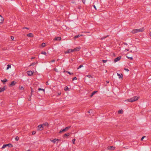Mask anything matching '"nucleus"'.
I'll list each match as a JSON object with an SVG mask.
<instances>
[{"label":"nucleus","mask_w":151,"mask_h":151,"mask_svg":"<svg viewBox=\"0 0 151 151\" xmlns=\"http://www.w3.org/2000/svg\"><path fill=\"white\" fill-rule=\"evenodd\" d=\"M145 29L144 27H142L139 29H133L131 31L132 34H135L140 32H142L144 31Z\"/></svg>","instance_id":"1"},{"label":"nucleus","mask_w":151,"mask_h":151,"mask_svg":"<svg viewBox=\"0 0 151 151\" xmlns=\"http://www.w3.org/2000/svg\"><path fill=\"white\" fill-rule=\"evenodd\" d=\"M139 98V96H135L132 98L128 99V101L130 102H133L137 101Z\"/></svg>","instance_id":"2"},{"label":"nucleus","mask_w":151,"mask_h":151,"mask_svg":"<svg viewBox=\"0 0 151 151\" xmlns=\"http://www.w3.org/2000/svg\"><path fill=\"white\" fill-rule=\"evenodd\" d=\"M70 126L68 127H65V129H61L59 132L60 133H61L62 132H64L66 131H67L69 129H70Z\"/></svg>","instance_id":"3"},{"label":"nucleus","mask_w":151,"mask_h":151,"mask_svg":"<svg viewBox=\"0 0 151 151\" xmlns=\"http://www.w3.org/2000/svg\"><path fill=\"white\" fill-rule=\"evenodd\" d=\"M80 49L81 47H76L74 49H73V52L78 51Z\"/></svg>","instance_id":"4"},{"label":"nucleus","mask_w":151,"mask_h":151,"mask_svg":"<svg viewBox=\"0 0 151 151\" xmlns=\"http://www.w3.org/2000/svg\"><path fill=\"white\" fill-rule=\"evenodd\" d=\"M73 52V49H69L67 51H65V53L66 54V53H70L71 52Z\"/></svg>","instance_id":"5"},{"label":"nucleus","mask_w":151,"mask_h":151,"mask_svg":"<svg viewBox=\"0 0 151 151\" xmlns=\"http://www.w3.org/2000/svg\"><path fill=\"white\" fill-rule=\"evenodd\" d=\"M121 56H119L117 58H115L114 59V61L115 62H116L119 60L121 59Z\"/></svg>","instance_id":"6"},{"label":"nucleus","mask_w":151,"mask_h":151,"mask_svg":"<svg viewBox=\"0 0 151 151\" xmlns=\"http://www.w3.org/2000/svg\"><path fill=\"white\" fill-rule=\"evenodd\" d=\"M38 129L40 131L42 130L43 129V127L42 124H40L38 126Z\"/></svg>","instance_id":"7"},{"label":"nucleus","mask_w":151,"mask_h":151,"mask_svg":"<svg viewBox=\"0 0 151 151\" xmlns=\"http://www.w3.org/2000/svg\"><path fill=\"white\" fill-rule=\"evenodd\" d=\"M27 73L28 75L29 76H31L33 74V72L31 71H28L27 72Z\"/></svg>","instance_id":"8"},{"label":"nucleus","mask_w":151,"mask_h":151,"mask_svg":"<svg viewBox=\"0 0 151 151\" xmlns=\"http://www.w3.org/2000/svg\"><path fill=\"white\" fill-rule=\"evenodd\" d=\"M6 88V86H4V87L0 88V93L4 91Z\"/></svg>","instance_id":"9"},{"label":"nucleus","mask_w":151,"mask_h":151,"mask_svg":"<svg viewBox=\"0 0 151 151\" xmlns=\"http://www.w3.org/2000/svg\"><path fill=\"white\" fill-rule=\"evenodd\" d=\"M16 83V82L14 81H12L11 83L10 86H13Z\"/></svg>","instance_id":"10"},{"label":"nucleus","mask_w":151,"mask_h":151,"mask_svg":"<svg viewBox=\"0 0 151 151\" xmlns=\"http://www.w3.org/2000/svg\"><path fill=\"white\" fill-rule=\"evenodd\" d=\"M61 39V37H55L54 39V40H59L60 41Z\"/></svg>","instance_id":"11"},{"label":"nucleus","mask_w":151,"mask_h":151,"mask_svg":"<svg viewBox=\"0 0 151 151\" xmlns=\"http://www.w3.org/2000/svg\"><path fill=\"white\" fill-rule=\"evenodd\" d=\"M82 36L83 35H76L74 37V40H76V38H78L79 37Z\"/></svg>","instance_id":"12"},{"label":"nucleus","mask_w":151,"mask_h":151,"mask_svg":"<svg viewBox=\"0 0 151 151\" xmlns=\"http://www.w3.org/2000/svg\"><path fill=\"white\" fill-rule=\"evenodd\" d=\"M3 21V18L1 15H0V23H2Z\"/></svg>","instance_id":"13"},{"label":"nucleus","mask_w":151,"mask_h":151,"mask_svg":"<svg viewBox=\"0 0 151 151\" xmlns=\"http://www.w3.org/2000/svg\"><path fill=\"white\" fill-rule=\"evenodd\" d=\"M27 36L29 37H33V35L32 33H30L27 35Z\"/></svg>","instance_id":"14"},{"label":"nucleus","mask_w":151,"mask_h":151,"mask_svg":"<svg viewBox=\"0 0 151 151\" xmlns=\"http://www.w3.org/2000/svg\"><path fill=\"white\" fill-rule=\"evenodd\" d=\"M58 139H53V140H51V139L50 140V141L52 142H53L54 143H55V142L57 141H58Z\"/></svg>","instance_id":"15"},{"label":"nucleus","mask_w":151,"mask_h":151,"mask_svg":"<svg viewBox=\"0 0 151 151\" xmlns=\"http://www.w3.org/2000/svg\"><path fill=\"white\" fill-rule=\"evenodd\" d=\"M97 92V91H93L90 96L91 97H92Z\"/></svg>","instance_id":"16"},{"label":"nucleus","mask_w":151,"mask_h":151,"mask_svg":"<svg viewBox=\"0 0 151 151\" xmlns=\"http://www.w3.org/2000/svg\"><path fill=\"white\" fill-rule=\"evenodd\" d=\"M108 149L109 150H112L114 149V147L112 146H110L109 147H108Z\"/></svg>","instance_id":"17"},{"label":"nucleus","mask_w":151,"mask_h":151,"mask_svg":"<svg viewBox=\"0 0 151 151\" xmlns=\"http://www.w3.org/2000/svg\"><path fill=\"white\" fill-rule=\"evenodd\" d=\"M117 75L118 76H119V78H122L123 76V75L122 74L121 75H120L119 74L117 73Z\"/></svg>","instance_id":"18"},{"label":"nucleus","mask_w":151,"mask_h":151,"mask_svg":"<svg viewBox=\"0 0 151 151\" xmlns=\"http://www.w3.org/2000/svg\"><path fill=\"white\" fill-rule=\"evenodd\" d=\"M6 147L8 146L9 147H13V145L11 144H6Z\"/></svg>","instance_id":"19"},{"label":"nucleus","mask_w":151,"mask_h":151,"mask_svg":"<svg viewBox=\"0 0 151 151\" xmlns=\"http://www.w3.org/2000/svg\"><path fill=\"white\" fill-rule=\"evenodd\" d=\"M37 63V62H34V63H32L31 64L29 65V66H30L32 65H34L35 64H36Z\"/></svg>","instance_id":"20"},{"label":"nucleus","mask_w":151,"mask_h":151,"mask_svg":"<svg viewBox=\"0 0 151 151\" xmlns=\"http://www.w3.org/2000/svg\"><path fill=\"white\" fill-rule=\"evenodd\" d=\"M1 81L2 82H3L4 84V83L6 82L7 81V80L6 79V78H5L4 79V80H1Z\"/></svg>","instance_id":"21"},{"label":"nucleus","mask_w":151,"mask_h":151,"mask_svg":"<svg viewBox=\"0 0 151 151\" xmlns=\"http://www.w3.org/2000/svg\"><path fill=\"white\" fill-rule=\"evenodd\" d=\"M48 125H49L48 124L47 122H45V123H43L42 124V126H48Z\"/></svg>","instance_id":"22"},{"label":"nucleus","mask_w":151,"mask_h":151,"mask_svg":"<svg viewBox=\"0 0 151 151\" xmlns=\"http://www.w3.org/2000/svg\"><path fill=\"white\" fill-rule=\"evenodd\" d=\"M19 89L21 90H23L24 89V88L22 86H20L19 87Z\"/></svg>","instance_id":"23"},{"label":"nucleus","mask_w":151,"mask_h":151,"mask_svg":"<svg viewBox=\"0 0 151 151\" xmlns=\"http://www.w3.org/2000/svg\"><path fill=\"white\" fill-rule=\"evenodd\" d=\"M41 53L42 54L44 55H46V53L45 51H42L41 52Z\"/></svg>","instance_id":"24"},{"label":"nucleus","mask_w":151,"mask_h":151,"mask_svg":"<svg viewBox=\"0 0 151 151\" xmlns=\"http://www.w3.org/2000/svg\"><path fill=\"white\" fill-rule=\"evenodd\" d=\"M70 134L69 133H66L65 134H64V136H69Z\"/></svg>","instance_id":"25"},{"label":"nucleus","mask_w":151,"mask_h":151,"mask_svg":"<svg viewBox=\"0 0 151 151\" xmlns=\"http://www.w3.org/2000/svg\"><path fill=\"white\" fill-rule=\"evenodd\" d=\"M38 90L39 91H43L44 92V93L45 92V90L44 89H42V88H38Z\"/></svg>","instance_id":"26"},{"label":"nucleus","mask_w":151,"mask_h":151,"mask_svg":"<svg viewBox=\"0 0 151 151\" xmlns=\"http://www.w3.org/2000/svg\"><path fill=\"white\" fill-rule=\"evenodd\" d=\"M41 45L42 47H44L45 46V43H42Z\"/></svg>","instance_id":"27"},{"label":"nucleus","mask_w":151,"mask_h":151,"mask_svg":"<svg viewBox=\"0 0 151 151\" xmlns=\"http://www.w3.org/2000/svg\"><path fill=\"white\" fill-rule=\"evenodd\" d=\"M11 68V65H7V67L6 68V70H8L9 68Z\"/></svg>","instance_id":"28"},{"label":"nucleus","mask_w":151,"mask_h":151,"mask_svg":"<svg viewBox=\"0 0 151 151\" xmlns=\"http://www.w3.org/2000/svg\"><path fill=\"white\" fill-rule=\"evenodd\" d=\"M68 89V88L67 86H65L64 88V90L65 91H67Z\"/></svg>","instance_id":"29"},{"label":"nucleus","mask_w":151,"mask_h":151,"mask_svg":"<svg viewBox=\"0 0 151 151\" xmlns=\"http://www.w3.org/2000/svg\"><path fill=\"white\" fill-rule=\"evenodd\" d=\"M86 76L88 78H92V77L91 76V75L90 74H88V75H86Z\"/></svg>","instance_id":"30"},{"label":"nucleus","mask_w":151,"mask_h":151,"mask_svg":"<svg viewBox=\"0 0 151 151\" xmlns=\"http://www.w3.org/2000/svg\"><path fill=\"white\" fill-rule=\"evenodd\" d=\"M127 57L128 59H129L131 60H132L133 59V58L132 57H129L128 56H127Z\"/></svg>","instance_id":"31"},{"label":"nucleus","mask_w":151,"mask_h":151,"mask_svg":"<svg viewBox=\"0 0 151 151\" xmlns=\"http://www.w3.org/2000/svg\"><path fill=\"white\" fill-rule=\"evenodd\" d=\"M15 139L16 141H18L19 140V137H18V136H17L15 138Z\"/></svg>","instance_id":"32"},{"label":"nucleus","mask_w":151,"mask_h":151,"mask_svg":"<svg viewBox=\"0 0 151 151\" xmlns=\"http://www.w3.org/2000/svg\"><path fill=\"white\" fill-rule=\"evenodd\" d=\"M118 113L119 114H122V110H119L118 111Z\"/></svg>","instance_id":"33"},{"label":"nucleus","mask_w":151,"mask_h":151,"mask_svg":"<svg viewBox=\"0 0 151 151\" xmlns=\"http://www.w3.org/2000/svg\"><path fill=\"white\" fill-rule=\"evenodd\" d=\"M108 36V35H107V36H106L105 37H102V38H101V40H102L104 39H105V38H106V37H107Z\"/></svg>","instance_id":"34"},{"label":"nucleus","mask_w":151,"mask_h":151,"mask_svg":"<svg viewBox=\"0 0 151 151\" xmlns=\"http://www.w3.org/2000/svg\"><path fill=\"white\" fill-rule=\"evenodd\" d=\"M6 147V145H4L3 146H2V149L4 148H5V147Z\"/></svg>","instance_id":"35"},{"label":"nucleus","mask_w":151,"mask_h":151,"mask_svg":"<svg viewBox=\"0 0 151 151\" xmlns=\"http://www.w3.org/2000/svg\"><path fill=\"white\" fill-rule=\"evenodd\" d=\"M83 67V65H80L79 67L77 68V69H79L80 68H81V67Z\"/></svg>","instance_id":"36"},{"label":"nucleus","mask_w":151,"mask_h":151,"mask_svg":"<svg viewBox=\"0 0 151 151\" xmlns=\"http://www.w3.org/2000/svg\"><path fill=\"white\" fill-rule=\"evenodd\" d=\"M75 140H76V139H72V141L73 143V144H75Z\"/></svg>","instance_id":"37"},{"label":"nucleus","mask_w":151,"mask_h":151,"mask_svg":"<svg viewBox=\"0 0 151 151\" xmlns=\"http://www.w3.org/2000/svg\"><path fill=\"white\" fill-rule=\"evenodd\" d=\"M66 72L68 73H69L70 75H72L73 74V73H70V72L69 71H67Z\"/></svg>","instance_id":"38"},{"label":"nucleus","mask_w":151,"mask_h":151,"mask_svg":"<svg viewBox=\"0 0 151 151\" xmlns=\"http://www.w3.org/2000/svg\"><path fill=\"white\" fill-rule=\"evenodd\" d=\"M55 61V59L53 60H52L49 62V63H50L51 62H54Z\"/></svg>","instance_id":"39"},{"label":"nucleus","mask_w":151,"mask_h":151,"mask_svg":"<svg viewBox=\"0 0 151 151\" xmlns=\"http://www.w3.org/2000/svg\"><path fill=\"white\" fill-rule=\"evenodd\" d=\"M102 61L104 63H106L107 61V60H102Z\"/></svg>","instance_id":"40"},{"label":"nucleus","mask_w":151,"mask_h":151,"mask_svg":"<svg viewBox=\"0 0 151 151\" xmlns=\"http://www.w3.org/2000/svg\"><path fill=\"white\" fill-rule=\"evenodd\" d=\"M77 78L76 77H74L73 78V81H74V80H77Z\"/></svg>","instance_id":"41"},{"label":"nucleus","mask_w":151,"mask_h":151,"mask_svg":"<svg viewBox=\"0 0 151 151\" xmlns=\"http://www.w3.org/2000/svg\"><path fill=\"white\" fill-rule=\"evenodd\" d=\"M145 137V136H143L142 137V138H141V141H142L143 140V139H144V138Z\"/></svg>","instance_id":"42"},{"label":"nucleus","mask_w":151,"mask_h":151,"mask_svg":"<svg viewBox=\"0 0 151 151\" xmlns=\"http://www.w3.org/2000/svg\"><path fill=\"white\" fill-rule=\"evenodd\" d=\"M31 94H32V93L33 92V89L31 88Z\"/></svg>","instance_id":"43"},{"label":"nucleus","mask_w":151,"mask_h":151,"mask_svg":"<svg viewBox=\"0 0 151 151\" xmlns=\"http://www.w3.org/2000/svg\"><path fill=\"white\" fill-rule=\"evenodd\" d=\"M36 133V132L35 131H33L32 132V134L33 135L35 134Z\"/></svg>","instance_id":"44"},{"label":"nucleus","mask_w":151,"mask_h":151,"mask_svg":"<svg viewBox=\"0 0 151 151\" xmlns=\"http://www.w3.org/2000/svg\"><path fill=\"white\" fill-rule=\"evenodd\" d=\"M124 70L128 72L129 71V70L127 68H124Z\"/></svg>","instance_id":"45"},{"label":"nucleus","mask_w":151,"mask_h":151,"mask_svg":"<svg viewBox=\"0 0 151 151\" xmlns=\"http://www.w3.org/2000/svg\"><path fill=\"white\" fill-rule=\"evenodd\" d=\"M82 2H83V3L84 4H85V2H86V0H82Z\"/></svg>","instance_id":"46"},{"label":"nucleus","mask_w":151,"mask_h":151,"mask_svg":"<svg viewBox=\"0 0 151 151\" xmlns=\"http://www.w3.org/2000/svg\"><path fill=\"white\" fill-rule=\"evenodd\" d=\"M23 29H29V28L26 27H23Z\"/></svg>","instance_id":"47"},{"label":"nucleus","mask_w":151,"mask_h":151,"mask_svg":"<svg viewBox=\"0 0 151 151\" xmlns=\"http://www.w3.org/2000/svg\"><path fill=\"white\" fill-rule=\"evenodd\" d=\"M73 61V59H71V60H70V62L71 63Z\"/></svg>","instance_id":"48"},{"label":"nucleus","mask_w":151,"mask_h":151,"mask_svg":"<svg viewBox=\"0 0 151 151\" xmlns=\"http://www.w3.org/2000/svg\"><path fill=\"white\" fill-rule=\"evenodd\" d=\"M11 39L13 40L14 39V37L13 36H11Z\"/></svg>","instance_id":"49"},{"label":"nucleus","mask_w":151,"mask_h":151,"mask_svg":"<svg viewBox=\"0 0 151 151\" xmlns=\"http://www.w3.org/2000/svg\"><path fill=\"white\" fill-rule=\"evenodd\" d=\"M93 6L94 8L95 9H96V7L94 5H93Z\"/></svg>","instance_id":"50"},{"label":"nucleus","mask_w":151,"mask_h":151,"mask_svg":"<svg viewBox=\"0 0 151 151\" xmlns=\"http://www.w3.org/2000/svg\"><path fill=\"white\" fill-rule=\"evenodd\" d=\"M31 97H30L28 99V100H29V101H30L31 100Z\"/></svg>","instance_id":"51"},{"label":"nucleus","mask_w":151,"mask_h":151,"mask_svg":"<svg viewBox=\"0 0 151 151\" xmlns=\"http://www.w3.org/2000/svg\"><path fill=\"white\" fill-rule=\"evenodd\" d=\"M123 44H124V45H127V44L126 43H124Z\"/></svg>","instance_id":"52"},{"label":"nucleus","mask_w":151,"mask_h":151,"mask_svg":"<svg viewBox=\"0 0 151 151\" xmlns=\"http://www.w3.org/2000/svg\"><path fill=\"white\" fill-rule=\"evenodd\" d=\"M46 84L47 85H48V82L47 81L46 82Z\"/></svg>","instance_id":"53"},{"label":"nucleus","mask_w":151,"mask_h":151,"mask_svg":"<svg viewBox=\"0 0 151 151\" xmlns=\"http://www.w3.org/2000/svg\"><path fill=\"white\" fill-rule=\"evenodd\" d=\"M106 82L107 83H109V81H107Z\"/></svg>","instance_id":"54"},{"label":"nucleus","mask_w":151,"mask_h":151,"mask_svg":"<svg viewBox=\"0 0 151 151\" xmlns=\"http://www.w3.org/2000/svg\"><path fill=\"white\" fill-rule=\"evenodd\" d=\"M129 49H125V50H126V51H129Z\"/></svg>","instance_id":"55"},{"label":"nucleus","mask_w":151,"mask_h":151,"mask_svg":"<svg viewBox=\"0 0 151 151\" xmlns=\"http://www.w3.org/2000/svg\"><path fill=\"white\" fill-rule=\"evenodd\" d=\"M35 58V57H32V58H31V59H34Z\"/></svg>","instance_id":"56"},{"label":"nucleus","mask_w":151,"mask_h":151,"mask_svg":"<svg viewBox=\"0 0 151 151\" xmlns=\"http://www.w3.org/2000/svg\"><path fill=\"white\" fill-rule=\"evenodd\" d=\"M130 52H132V53H133V52H132V50H130Z\"/></svg>","instance_id":"57"},{"label":"nucleus","mask_w":151,"mask_h":151,"mask_svg":"<svg viewBox=\"0 0 151 151\" xmlns=\"http://www.w3.org/2000/svg\"><path fill=\"white\" fill-rule=\"evenodd\" d=\"M150 35L151 37V32L150 33Z\"/></svg>","instance_id":"58"},{"label":"nucleus","mask_w":151,"mask_h":151,"mask_svg":"<svg viewBox=\"0 0 151 151\" xmlns=\"http://www.w3.org/2000/svg\"><path fill=\"white\" fill-rule=\"evenodd\" d=\"M88 112L89 113H91V111H88Z\"/></svg>","instance_id":"59"},{"label":"nucleus","mask_w":151,"mask_h":151,"mask_svg":"<svg viewBox=\"0 0 151 151\" xmlns=\"http://www.w3.org/2000/svg\"><path fill=\"white\" fill-rule=\"evenodd\" d=\"M136 52H137V48H136Z\"/></svg>","instance_id":"60"},{"label":"nucleus","mask_w":151,"mask_h":151,"mask_svg":"<svg viewBox=\"0 0 151 151\" xmlns=\"http://www.w3.org/2000/svg\"><path fill=\"white\" fill-rule=\"evenodd\" d=\"M55 71H56V70L55 69Z\"/></svg>","instance_id":"61"},{"label":"nucleus","mask_w":151,"mask_h":151,"mask_svg":"<svg viewBox=\"0 0 151 151\" xmlns=\"http://www.w3.org/2000/svg\"><path fill=\"white\" fill-rule=\"evenodd\" d=\"M55 71H56V70L55 69Z\"/></svg>","instance_id":"62"},{"label":"nucleus","mask_w":151,"mask_h":151,"mask_svg":"<svg viewBox=\"0 0 151 151\" xmlns=\"http://www.w3.org/2000/svg\"><path fill=\"white\" fill-rule=\"evenodd\" d=\"M55 71H56V70L55 69Z\"/></svg>","instance_id":"63"},{"label":"nucleus","mask_w":151,"mask_h":151,"mask_svg":"<svg viewBox=\"0 0 151 151\" xmlns=\"http://www.w3.org/2000/svg\"><path fill=\"white\" fill-rule=\"evenodd\" d=\"M107 72V70H106V72Z\"/></svg>","instance_id":"64"}]
</instances>
